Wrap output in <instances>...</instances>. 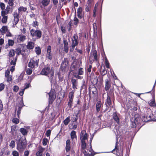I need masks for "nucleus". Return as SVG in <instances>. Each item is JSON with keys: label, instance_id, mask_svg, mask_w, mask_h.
Wrapping results in <instances>:
<instances>
[{"label": "nucleus", "instance_id": "f257e3e1", "mask_svg": "<svg viewBox=\"0 0 156 156\" xmlns=\"http://www.w3.org/2000/svg\"><path fill=\"white\" fill-rule=\"evenodd\" d=\"M54 73L53 70L47 66L44 67L41 72V74L48 76L51 83L53 81Z\"/></svg>", "mask_w": 156, "mask_h": 156}, {"label": "nucleus", "instance_id": "f03ea898", "mask_svg": "<svg viewBox=\"0 0 156 156\" xmlns=\"http://www.w3.org/2000/svg\"><path fill=\"white\" fill-rule=\"evenodd\" d=\"M88 134L85 131H81L80 134V139L81 142V148H86L87 144L88 141Z\"/></svg>", "mask_w": 156, "mask_h": 156}, {"label": "nucleus", "instance_id": "7ed1b4c3", "mask_svg": "<svg viewBox=\"0 0 156 156\" xmlns=\"http://www.w3.org/2000/svg\"><path fill=\"white\" fill-rule=\"evenodd\" d=\"M26 143L24 139H20L17 144V149L19 151L24 149L26 147Z\"/></svg>", "mask_w": 156, "mask_h": 156}, {"label": "nucleus", "instance_id": "20e7f679", "mask_svg": "<svg viewBox=\"0 0 156 156\" xmlns=\"http://www.w3.org/2000/svg\"><path fill=\"white\" fill-rule=\"evenodd\" d=\"M30 34L33 37H35L37 39H39L41 37L42 34L40 30L32 29L30 30Z\"/></svg>", "mask_w": 156, "mask_h": 156}, {"label": "nucleus", "instance_id": "39448f33", "mask_svg": "<svg viewBox=\"0 0 156 156\" xmlns=\"http://www.w3.org/2000/svg\"><path fill=\"white\" fill-rule=\"evenodd\" d=\"M93 137H91L90 138V149L89 150V152H91V154H89L87 153L85 150L86 148H82L81 149V151L84 154V156H93L95 154V153L93 154L92 152H94L91 148V141L92 140Z\"/></svg>", "mask_w": 156, "mask_h": 156}, {"label": "nucleus", "instance_id": "423d86ee", "mask_svg": "<svg viewBox=\"0 0 156 156\" xmlns=\"http://www.w3.org/2000/svg\"><path fill=\"white\" fill-rule=\"evenodd\" d=\"M90 60L91 61H98V54L96 50L94 49L91 50L90 53Z\"/></svg>", "mask_w": 156, "mask_h": 156}, {"label": "nucleus", "instance_id": "0eeeda50", "mask_svg": "<svg viewBox=\"0 0 156 156\" xmlns=\"http://www.w3.org/2000/svg\"><path fill=\"white\" fill-rule=\"evenodd\" d=\"M48 94L49 95V103L51 104L56 98L55 91L54 89H51Z\"/></svg>", "mask_w": 156, "mask_h": 156}, {"label": "nucleus", "instance_id": "6e6552de", "mask_svg": "<svg viewBox=\"0 0 156 156\" xmlns=\"http://www.w3.org/2000/svg\"><path fill=\"white\" fill-rule=\"evenodd\" d=\"M39 59L36 60L35 61L33 59H31L28 63V66L31 68H33L35 66V65L37 67L38 65Z\"/></svg>", "mask_w": 156, "mask_h": 156}, {"label": "nucleus", "instance_id": "1a4fd4ad", "mask_svg": "<svg viewBox=\"0 0 156 156\" xmlns=\"http://www.w3.org/2000/svg\"><path fill=\"white\" fill-rule=\"evenodd\" d=\"M14 20L13 24L16 25L19 21L20 13L17 12H14L13 13Z\"/></svg>", "mask_w": 156, "mask_h": 156}, {"label": "nucleus", "instance_id": "9d476101", "mask_svg": "<svg viewBox=\"0 0 156 156\" xmlns=\"http://www.w3.org/2000/svg\"><path fill=\"white\" fill-rule=\"evenodd\" d=\"M140 119L139 117H135L134 120L133 119L132 122V127L133 128L136 127V125L140 122Z\"/></svg>", "mask_w": 156, "mask_h": 156}, {"label": "nucleus", "instance_id": "9b49d317", "mask_svg": "<svg viewBox=\"0 0 156 156\" xmlns=\"http://www.w3.org/2000/svg\"><path fill=\"white\" fill-rule=\"evenodd\" d=\"M120 115L117 113L116 112H114L112 114V118L114 121L118 124L119 123L120 119H119Z\"/></svg>", "mask_w": 156, "mask_h": 156}, {"label": "nucleus", "instance_id": "f8f14e48", "mask_svg": "<svg viewBox=\"0 0 156 156\" xmlns=\"http://www.w3.org/2000/svg\"><path fill=\"white\" fill-rule=\"evenodd\" d=\"M51 46H48L47 49L46 56L50 60L52 59V56L51 54Z\"/></svg>", "mask_w": 156, "mask_h": 156}, {"label": "nucleus", "instance_id": "ddd939ff", "mask_svg": "<svg viewBox=\"0 0 156 156\" xmlns=\"http://www.w3.org/2000/svg\"><path fill=\"white\" fill-rule=\"evenodd\" d=\"M26 36L23 34H21L18 36L17 41L18 42H23L26 40Z\"/></svg>", "mask_w": 156, "mask_h": 156}, {"label": "nucleus", "instance_id": "4468645a", "mask_svg": "<svg viewBox=\"0 0 156 156\" xmlns=\"http://www.w3.org/2000/svg\"><path fill=\"white\" fill-rule=\"evenodd\" d=\"M105 89L106 91L108 90L111 87L110 81L108 79H106L105 80Z\"/></svg>", "mask_w": 156, "mask_h": 156}, {"label": "nucleus", "instance_id": "2eb2a0df", "mask_svg": "<svg viewBox=\"0 0 156 156\" xmlns=\"http://www.w3.org/2000/svg\"><path fill=\"white\" fill-rule=\"evenodd\" d=\"M77 16L79 18L81 19L83 17V14L82 13V9L81 7L79 8L77 10Z\"/></svg>", "mask_w": 156, "mask_h": 156}, {"label": "nucleus", "instance_id": "dca6fc26", "mask_svg": "<svg viewBox=\"0 0 156 156\" xmlns=\"http://www.w3.org/2000/svg\"><path fill=\"white\" fill-rule=\"evenodd\" d=\"M152 116V114L148 115L146 117L145 115H144L142 118V121L145 122H147L151 119Z\"/></svg>", "mask_w": 156, "mask_h": 156}, {"label": "nucleus", "instance_id": "f3484780", "mask_svg": "<svg viewBox=\"0 0 156 156\" xmlns=\"http://www.w3.org/2000/svg\"><path fill=\"white\" fill-rule=\"evenodd\" d=\"M44 150V148L42 147H39L38 150L36 153V156H42L43 152Z\"/></svg>", "mask_w": 156, "mask_h": 156}, {"label": "nucleus", "instance_id": "a211bd4d", "mask_svg": "<svg viewBox=\"0 0 156 156\" xmlns=\"http://www.w3.org/2000/svg\"><path fill=\"white\" fill-rule=\"evenodd\" d=\"M34 46V43L32 41L28 42L27 47L28 49H33Z\"/></svg>", "mask_w": 156, "mask_h": 156}, {"label": "nucleus", "instance_id": "6ab92c4d", "mask_svg": "<svg viewBox=\"0 0 156 156\" xmlns=\"http://www.w3.org/2000/svg\"><path fill=\"white\" fill-rule=\"evenodd\" d=\"M11 8L9 6H7L5 10L1 12V15H6L10 12Z\"/></svg>", "mask_w": 156, "mask_h": 156}, {"label": "nucleus", "instance_id": "aec40b11", "mask_svg": "<svg viewBox=\"0 0 156 156\" xmlns=\"http://www.w3.org/2000/svg\"><path fill=\"white\" fill-rule=\"evenodd\" d=\"M71 82L72 84L73 88L75 90L77 89L76 86L77 84V80L75 79H72L71 80Z\"/></svg>", "mask_w": 156, "mask_h": 156}, {"label": "nucleus", "instance_id": "412c9836", "mask_svg": "<svg viewBox=\"0 0 156 156\" xmlns=\"http://www.w3.org/2000/svg\"><path fill=\"white\" fill-rule=\"evenodd\" d=\"M64 51L65 52L67 53L68 51L69 47L68 46V43L66 40H64Z\"/></svg>", "mask_w": 156, "mask_h": 156}, {"label": "nucleus", "instance_id": "4be33fe9", "mask_svg": "<svg viewBox=\"0 0 156 156\" xmlns=\"http://www.w3.org/2000/svg\"><path fill=\"white\" fill-rule=\"evenodd\" d=\"M70 141L69 140H67L66 141V150L67 152L69 151L70 149Z\"/></svg>", "mask_w": 156, "mask_h": 156}, {"label": "nucleus", "instance_id": "5701e85b", "mask_svg": "<svg viewBox=\"0 0 156 156\" xmlns=\"http://www.w3.org/2000/svg\"><path fill=\"white\" fill-rule=\"evenodd\" d=\"M0 30L1 31L2 34L4 35L5 33H6L9 30L8 27L6 26H3Z\"/></svg>", "mask_w": 156, "mask_h": 156}, {"label": "nucleus", "instance_id": "b1692460", "mask_svg": "<svg viewBox=\"0 0 156 156\" xmlns=\"http://www.w3.org/2000/svg\"><path fill=\"white\" fill-rule=\"evenodd\" d=\"M68 63L66 62H63L61 66V69L62 70H65V69H68Z\"/></svg>", "mask_w": 156, "mask_h": 156}, {"label": "nucleus", "instance_id": "393cba45", "mask_svg": "<svg viewBox=\"0 0 156 156\" xmlns=\"http://www.w3.org/2000/svg\"><path fill=\"white\" fill-rule=\"evenodd\" d=\"M111 104V101L110 96H109L108 94H107V98L106 102L105 103V105H106L107 107H109Z\"/></svg>", "mask_w": 156, "mask_h": 156}, {"label": "nucleus", "instance_id": "a878e982", "mask_svg": "<svg viewBox=\"0 0 156 156\" xmlns=\"http://www.w3.org/2000/svg\"><path fill=\"white\" fill-rule=\"evenodd\" d=\"M14 43V41L11 39H9L8 40V44L6 45L5 48H7L9 46H12Z\"/></svg>", "mask_w": 156, "mask_h": 156}, {"label": "nucleus", "instance_id": "bb28decb", "mask_svg": "<svg viewBox=\"0 0 156 156\" xmlns=\"http://www.w3.org/2000/svg\"><path fill=\"white\" fill-rule=\"evenodd\" d=\"M101 102L100 101H98L96 105V109L97 112H99L100 111L101 108Z\"/></svg>", "mask_w": 156, "mask_h": 156}, {"label": "nucleus", "instance_id": "cd10ccee", "mask_svg": "<svg viewBox=\"0 0 156 156\" xmlns=\"http://www.w3.org/2000/svg\"><path fill=\"white\" fill-rule=\"evenodd\" d=\"M69 126L70 129H75L77 127V123H73L70 124Z\"/></svg>", "mask_w": 156, "mask_h": 156}, {"label": "nucleus", "instance_id": "c85d7f7f", "mask_svg": "<svg viewBox=\"0 0 156 156\" xmlns=\"http://www.w3.org/2000/svg\"><path fill=\"white\" fill-rule=\"evenodd\" d=\"M90 91L94 95L97 93V89L94 86L90 87Z\"/></svg>", "mask_w": 156, "mask_h": 156}, {"label": "nucleus", "instance_id": "c756f323", "mask_svg": "<svg viewBox=\"0 0 156 156\" xmlns=\"http://www.w3.org/2000/svg\"><path fill=\"white\" fill-rule=\"evenodd\" d=\"M34 51L37 55H39L41 54V49L38 46L35 47Z\"/></svg>", "mask_w": 156, "mask_h": 156}, {"label": "nucleus", "instance_id": "7c9ffc66", "mask_svg": "<svg viewBox=\"0 0 156 156\" xmlns=\"http://www.w3.org/2000/svg\"><path fill=\"white\" fill-rule=\"evenodd\" d=\"M76 132L74 130L72 131L70 133V136L71 139L73 140L74 138H76L77 136L76 134Z\"/></svg>", "mask_w": 156, "mask_h": 156}, {"label": "nucleus", "instance_id": "2f4dec72", "mask_svg": "<svg viewBox=\"0 0 156 156\" xmlns=\"http://www.w3.org/2000/svg\"><path fill=\"white\" fill-rule=\"evenodd\" d=\"M50 2V0H42L41 2L42 5L44 6H46L48 5Z\"/></svg>", "mask_w": 156, "mask_h": 156}, {"label": "nucleus", "instance_id": "473e14b6", "mask_svg": "<svg viewBox=\"0 0 156 156\" xmlns=\"http://www.w3.org/2000/svg\"><path fill=\"white\" fill-rule=\"evenodd\" d=\"M27 10V8L26 7H24L23 6H20L18 9V12L20 13L21 12H25Z\"/></svg>", "mask_w": 156, "mask_h": 156}, {"label": "nucleus", "instance_id": "72a5a7b5", "mask_svg": "<svg viewBox=\"0 0 156 156\" xmlns=\"http://www.w3.org/2000/svg\"><path fill=\"white\" fill-rule=\"evenodd\" d=\"M20 132L23 135H27L28 133V131L26 129L23 128L20 129Z\"/></svg>", "mask_w": 156, "mask_h": 156}, {"label": "nucleus", "instance_id": "f704fd0d", "mask_svg": "<svg viewBox=\"0 0 156 156\" xmlns=\"http://www.w3.org/2000/svg\"><path fill=\"white\" fill-rule=\"evenodd\" d=\"M2 17V22L3 23H6L7 20L8 19V16H6L5 15H4L3 16L1 15Z\"/></svg>", "mask_w": 156, "mask_h": 156}, {"label": "nucleus", "instance_id": "c9c22d12", "mask_svg": "<svg viewBox=\"0 0 156 156\" xmlns=\"http://www.w3.org/2000/svg\"><path fill=\"white\" fill-rule=\"evenodd\" d=\"M24 106V105L23 104V99H22L20 103L18 105V108H20V109H21Z\"/></svg>", "mask_w": 156, "mask_h": 156}, {"label": "nucleus", "instance_id": "e433bc0d", "mask_svg": "<svg viewBox=\"0 0 156 156\" xmlns=\"http://www.w3.org/2000/svg\"><path fill=\"white\" fill-rule=\"evenodd\" d=\"M149 105L152 107H155L156 106V104L155 103V100L153 99L152 101H151L149 103Z\"/></svg>", "mask_w": 156, "mask_h": 156}, {"label": "nucleus", "instance_id": "4c0bfd02", "mask_svg": "<svg viewBox=\"0 0 156 156\" xmlns=\"http://www.w3.org/2000/svg\"><path fill=\"white\" fill-rule=\"evenodd\" d=\"M118 143V139H117L116 141L115 144V148L111 152H113L115 151V150L116 151V152H118L119 150L117 148Z\"/></svg>", "mask_w": 156, "mask_h": 156}, {"label": "nucleus", "instance_id": "58836bf2", "mask_svg": "<svg viewBox=\"0 0 156 156\" xmlns=\"http://www.w3.org/2000/svg\"><path fill=\"white\" fill-rule=\"evenodd\" d=\"M83 69L82 68H80L78 70V74L80 75H83Z\"/></svg>", "mask_w": 156, "mask_h": 156}, {"label": "nucleus", "instance_id": "ea45409f", "mask_svg": "<svg viewBox=\"0 0 156 156\" xmlns=\"http://www.w3.org/2000/svg\"><path fill=\"white\" fill-rule=\"evenodd\" d=\"M72 47L73 48H74L78 44V41H72Z\"/></svg>", "mask_w": 156, "mask_h": 156}, {"label": "nucleus", "instance_id": "a19ab883", "mask_svg": "<svg viewBox=\"0 0 156 156\" xmlns=\"http://www.w3.org/2000/svg\"><path fill=\"white\" fill-rule=\"evenodd\" d=\"M69 122L70 118L69 117H68L64 121V123L65 125H67Z\"/></svg>", "mask_w": 156, "mask_h": 156}, {"label": "nucleus", "instance_id": "79ce46f5", "mask_svg": "<svg viewBox=\"0 0 156 156\" xmlns=\"http://www.w3.org/2000/svg\"><path fill=\"white\" fill-rule=\"evenodd\" d=\"M105 66L106 67L108 68H109V63L108 62V61L106 58V57L105 56Z\"/></svg>", "mask_w": 156, "mask_h": 156}, {"label": "nucleus", "instance_id": "37998d69", "mask_svg": "<svg viewBox=\"0 0 156 156\" xmlns=\"http://www.w3.org/2000/svg\"><path fill=\"white\" fill-rule=\"evenodd\" d=\"M9 146L10 147L12 148L14 147L15 146V141L14 140L11 141L9 144Z\"/></svg>", "mask_w": 156, "mask_h": 156}, {"label": "nucleus", "instance_id": "c03bdc74", "mask_svg": "<svg viewBox=\"0 0 156 156\" xmlns=\"http://www.w3.org/2000/svg\"><path fill=\"white\" fill-rule=\"evenodd\" d=\"M32 72V68H27V69L26 73L28 75L31 74Z\"/></svg>", "mask_w": 156, "mask_h": 156}, {"label": "nucleus", "instance_id": "a18cd8bd", "mask_svg": "<svg viewBox=\"0 0 156 156\" xmlns=\"http://www.w3.org/2000/svg\"><path fill=\"white\" fill-rule=\"evenodd\" d=\"M15 53L13 50L12 49L10 51L9 53V57H12L15 55Z\"/></svg>", "mask_w": 156, "mask_h": 156}, {"label": "nucleus", "instance_id": "49530a36", "mask_svg": "<svg viewBox=\"0 0 156 156\" xmlns=\"http://www.w3.org/2000/svg\"><path fill=\"white\" fill-rule=\"evenodd\" d=\"M74 92L73 91H71L69 92V99H72L73 100V98L74 97L73 96Z\"/></svg>", "mask_w": 156, "mask_h": 156}, {"label": "nucleus", "instance_id": "de8ad7c7", "mask_svg": "<svg viewBox=\"0 0 156 156\" xmlns=\"http://www.w3.org/2000/svg\"><path fill=\"white\" fill-rule=\"evenodd\" d=\"M12 155L13 156H19V153L16 151H13L12 152Z\"/></svg>", "mask_w": 156, "mask_h": 156}, {"label": "nucleus", "instance_id": "09e8293b", "mask_svg": "<svg viewBox=\"0 0 156 156\" xmlns=\"http://www.w3.org/2000/svg\"><path fill=\"white\" fill-rule=\"evenodd\" d=\"M78 36L76 34H74L73 35V37L72 39V40L78 41Z\"/></svg>", "mask_w": 156, "mask_h": 156}, {"label": "nucleus", "instance_id": "8fccbe9b", "mask_svg": "<svg viewBox=\"0 0 156 156\" xmlns=\"http://www.w3.org/2000/svg\"><path fill=\"white\" fill-rule=\"evenodd\" d=\"M19 87L16 85H15L13 87V90L14 92H17L19 90Z\"/></svg>", "mask_w": 156, "mask_h": 156}, {"label": "nucleus", "instance_id": "3c124183", "mask_svg": "<svg viewBox=\"0 0 156 156\" xmlns=\"http://www.w3.org/2000/svg\"><path fill=\"white\" fill-rule=\"evenodd\" d=\"M14 0H9L8 2V4L9 6H12L14 5Z\"/></svg>", "mask_w": 156, "mask_h": 156}, {"label": "nucleus", "instance_id": "603ef678", "mask_svg": "<svg viewBox=\"0 0 156 156\" xmlns=\"http://www.w3.org/2000/svg\"><path fill=\"white\" fill-rule=\"evenodd\" d=\"M48 141V140L47 138H44L43 140L42 143L45 146L47 145Z\"/></svg>", "mask_w": 156, "mask_h": 156}, {"label": "nucleus", "instance_id": "864d4df0", "mask_svg": "<svg viewBox=\"0 0 156 156\" xmlns=\"http://www.w3.org/2000/svg\"><path fill=\"white\" fill-rule=\"evenodd\" d=\"M73 20L75 21L74 23L75 25L77 26L79 22L78 19L76 17H75L73 19Z\"/></svg>", "mask_w": 156, "mask_h": 156}, {"label": "nucleus", "instance_id": "5fc2aeb1", "mask_svg": "<svg viewBox=\"0 0 156 156\" xmlns=\"http://www.w3.org/2000/svg\"><path fill=\"white\" fill-rule=\"evenodd\" d=\"M12 122L18 124L19 122V121L18 119L16 118H14L12 119Z\"/></svg>", "mask_w": 156, "mask_h": 156}, {"label": "nucleus", "instance_id": "6e6d98bb", "mask_svg": "<svg viewBox=\"0 0 156 156\" xmlns=\"http://www.w3.org/2000/svg\"><path fill=\"white\" fill-rule=\"evenodd\" d=\"M73 100L72 99H69V101L68 103V105L70 108H71L72 106V103Z\"/></svg>", "mask_w": 156, "mask_h": 156}, {"label": "nucleus", "instance_id": "4d7b16f0", "mask_svg": "<svg viewBox=\"0 0 156 156\" xmlns=\"http://www.w3.org/2000/svg\"><path fill=\"white\" fill-rule=\"evenodd\" d=\"M6 36L7 37H12L13 36V35L10 32L9 30L6 33Z\"/></svg>", "mask_w": 156, "mask_h": 156}, {"label": "nucleus", "instance_id": "13d9d810", "mask_svg": "<svg viewBox=\"0 0 156 156\" xmlns=\"http://www.w3.org/2000/svg\"><path fill=\"white\" fill-rule=\"evenodd\" d=\"M0 6L1 9L2 11L4 10L5 8V5L3 3L1 2L0 3Z\"/></svg>", "mask_w": 156, "mask_h": 156}, {"label": "nucleus", "instance_id": "bf43d9fd", "mask_svg": "<svg viewBox=\"0 0 156 156\" xmlns=\"http://www.w3.org/2000/svg\"><path fill=\"white\" fill-rule=\"evenodd\" d=\"M5 88V85L3 83L0 84V91H2Z\"/></svg>", "mask_w": 156, "mask_h": 156}, {"label": "nucleus", "instance_id": "052dcab7", "mask_svg": "<svg viewBox=\"0 0 156 156\" xmlns=\"http://www.w3.org/2000/svg\"><path fill=\"white\" fill-rule=\"evenodd\" d=\"M107 73V70H106L105 69H104L101 72V75H103V76H104Z\"/></svg>", "mask_w": 156, "mask_h": 156}, {"label": "nucleus", "instance_id": "680f3d73", "mask_svg": "<svg viewBox=\"0 0 156 156\" xmlns=\"http://www.w3.org/2000/svg\"><path fill=\"white\" fill-rule=\"evenodd\" d=\"M51 133V130H47L45 133V135L47 137L50 136Z\"/></svg>", "mask_w": 156, "mask_h": 156}, {"label": "nucleus", "instance_id": "e2e57ef3", "mask_svg": "<svg viewBox=\"0 0 156 156\" xmlns=\"http://www.w3.org/2000/svg\"><path fill=\"white\" fill-rule=\"evenodd\" d=\"M6 77L7 78L6 81L7 82H9L10 81H11L12 80V76H9L8 77Z\"/></svg>", "mask_w": 156, "mask_h": 156}, {"label": "nucleus", "instance_id": "0e129e2a", "mask_svg": "<svg viewBox=\"0 0 156 156\" xmlns=\"http://www.w3.org/2000/svg\"><path fill=\"white\" fill-rule=\"evenodd\" d=\"M16 58H15L14 60H12L10 62V64L11 65H13L14 66L16 65Z\"/></svg>", "mask_w": 156, "mask_h": 156}, {"label": "nucleus", "instance_id": "69168bd1", "mask_svg": "<svg viewBox=\"0 0 156 156\" xmlns=\"http://www.w3.org/2000/svg\"><path fill=\"white\" fill-rule=\"evenodd\" d=\"M10 71L7 70L5 72V77H8L9 76Z\"/></svg>", "mask_w": 156, "mask_h": 156}, {"label": "nucleus", "instance_id": "338daca9", "mask_svg": "<svg viewBox=\"0 0 156 156\" xmlns=\"http://www.w3.org/2000/svg\"><path fill=\"white\" fill-rule=\"evenodd\" d=\"M38 25V23L37 21H34L32 23V25L34 27H36V26H37Z\"/></svg>", "mask_w": 156, "mask_h": 156}, {"label": "nucleus", "instance_id": "774afa93", "mask_svg": "<svg viewBox=\"0 0 156 156\" xmlns=\"http://www.w3.org/2000/svg\"><path fill=\"white\" fill-rule=\"evenodd\" d=\"M24 90H25L24 89L21 90L19 93V95L21 96H23V94Z\"/></svg>", "mask_w": 156, "mask_h": 156}]
</instances>
